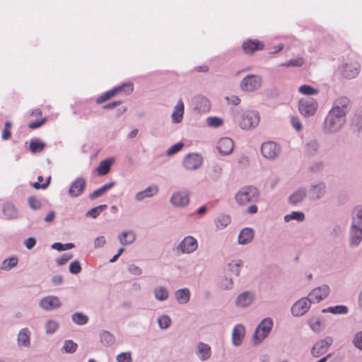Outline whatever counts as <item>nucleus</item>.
<instances>
[{
    "mask_svg": "<svg viewBox=\"0 0 362 362\" xmlns=\"http://www.w3.org/2000/svg\"><path fill=\"white\" fill-rule=\"evenodd\" d=\"M341 105L334 106L327 115L325 121V128L329 132L339 130L345 122L346 112L349 106V100L341 98L338 100Z\"/></svg>",
    "mask_w": 362,
    "mask_h": 362,
    "instance_id": "1",
    "label": "nucleus"
},
{
    "mask_svg": "<svg viewBox=\"0 0 362 362\" xmlns=\"http://www.w3.org/2000/svg\"><path fill=\"white\" fill-rule=\"evenodd\" d=\"M260 117L258 112L248 110L243 113L239 121L242 129L250 130L257 127L259 123Z\"/></svg>",
    "mask_w": 362,
    "mask_h": 362,
    "instance_id": "2",
    "label": "nucleus"
},
{
    "mask_svg": "<svg viewBox=\"0 0 362 362\" xmlns=\"http://www.w3.org/2000/svg\"><path fill=\"white\" fill-rule=\"evenodd\" d=\"M257 189L252 186H247L238 191L235 194V200L240 205H245L257 199Z\"/></svg>",
    "mask_w": 362,
    "mask_h": 362,
    "instance_id": "3",
    "label": "nucleus"
},
{
    "mask_svg": "<svg viewBox=\"0 0 362 362\" xmlns=\"http://www.w3.org/2000/svg\"><path fill=\"white\" fill-rule=\"evenodd\" d=\"M273 326V322L269 318L263 320L257 327L253 337L252 341L255 344H259L269 333Z\"/></svg>",
    "mask_w": 362,
    "mask_h": 362,
    "instance_id": "4",
    "label": "nucleus"
},
{
    "mask_svg": "<svg viewBox=\"0 0 362 362\" xmlns=\"http://www.w3.org/2000/svg\"><path fill=\"white\" fill-rule=\"evenodd\" d=\"M318 107L317 100L313 98H303L299 100L298 110L304 117H310L315 114Z\"/></svg>",
    "mask_w": 362,
    "mask_h": 362,
    "instance_id": "5",
    "label": "nucleus"
},
{
    "mask_svg": "<svg viewBox=\"0 0 362 362\" xmlns=\"http://www.w3.org/2000/svg\"><path fill=\"white\" fill-rule=\"evenodd\" d=\"M262 86V78L258 75H248L240 82V88L244 91L252 92Z\"/></svg>",
    "mask_w": 362,
    "mask_h": 362,
    "instance_id": "6",
    "label": "nucleus"
},
{
    "mask_svg": "<svg viewBox=\"0 0 362 362\" xmlns=\"http://www.w3.org/2000/svg\"><path fill=\"white\" fill-rule=\"evenodd\" d=\"M280 147L274 141L263 143L261 146V153L267 159L275 158L280 153Z\"/></svg>",
    "mask_w": 362,
    "mask_h": 362,
    "instance_id": "7",
    "label": "nucleus"
},
{
    "mask_svg": "<svg viewBox=\"0 0 362 362\" xmlns=\"http://www.w3.org/2000/svg\"><path fill=\"white\" fill-rule=\"evenodd\" d=\"M333 342L332 338L326 337L323 339L317 342L311 350V354L314 357H319L324 354Z\"/></svg>",
    "mask_w": 362,
    "mask_h": 362,
    "instance_id": "8",
    "label": "nucleus"
},
{
    "mask_svg": "<svg viewBox=\"0 0 362 362\" xmlns=\"http://www.w3.org/2000/svg\"><path fill=\"white\" fill-rule=\"evenodd\" d=\"M264 47V42L257 39H248L245 40L242 44V49L246 54H252L257 51L262 50Z\"/></svg>",
    "mask_w": 362,
    "mask_h": 362,
    "instance_id": "9",
    "label": "nucleus"
},
{
    "mask_svg": "<svg viewBox=\"0 0 362 362\" xmlns=\"http://www.w3.org/2000/svg\"><path fill=\"white\" fill-rule=\"evenodd\" d=\"M311 300L308 298H302L298 300L291 308V312L295 316H301L306 313L310 308Z\"/></svg>",
    "mask_w": 362,
    "mask_h": 362,
    "instance_id": "10",
    "label": "nucleus"
},
{
    "mask_svg": "<svg viewBox=\"0 0 362 362\" xmlns=\"http://www.w3.org/2000/svg\"><path fill=\"white\" fill-rule=\"evenodd\" d=\"M329 293V288L327 285H322L314 288L309 293V298L312 303H319L327 297Z\"/></svg>",
    "mask_w": 362,
    "mask_h": 362,
    "instance_id": "11",
    "label": "nucleus"
},
{
    "mask_svg": "<svg viewBox=\"0 0 362 362\" xmlns=\"http://www.w3.org/2000/svg\"><path fill=\"white\" fill-rule=\"evenodd\" d=\"M202 163V158L197 153H190L186 156L183 160V165L187 170L197 169Z\"/></svg>",
    "mask_w": 362,
    "mask_h": 362,
    "instance_id": "12",
    "label": "nucleus"
},
{
    "mask_svg": "<svg viewBox=\"0 0 362 362\" xmlns=\"http://www.w3.org/2000/svg\"><path fill=\"white\" fill-rule=\"evenodd\" d=\"M197 247V241L192 236L185 237L179 245L180 250L184 253H191L196 250Z\"/></svg>",
    "mask_w": 362,
    "mask_h": 362,
    "instance_id": "13",
    "label": "nucleus"
},
{
    "mask_svg": "<svg viewBox=\"0 0 362 362\" xmlns=\"http://www.w3.org/2000/svg\"><path fill=\"white\" fill-rule=\"evenodd\" d=\"M234 144L231 139L221 138L217 144V149L223 155H228L233 150Z\"/></svg>",
    "mask_w": 362,
    "mask_h": 362,
    "instance_id": "14",
    "label": "nucleus"
},
{
    "mask_svg": "<svg viewBox=\"0 0 362 362\" xmlns=\"http://www.w3.org/2000/svg\"><path fill=\"white\" fill-rule=\"evenodd\" d=\"M40 305L42 309L49 310L59 308L61 302L57 297L49 296L41 300Z\"/></svg>",
    "mask_w": 362,
    "mask_h": 362,
    "instance_id": "15",
    "label": "nucleus"
},
{
    "mask_svg": "<svg viewBox=\"0 0 362 362\" xmlns=\"http://www.w3.org/2000/svg\"><path fill=\"white\" fill-rule=\"evenodd\" d=\"M134 90V85L132 83H124L122 86L116 87L105 93L106 98L108 100L116 95L117 94L124 92L126 94H130Z\"/></svg>",
    "mask_w": 362,
    "mask_h": 362,
    "instance_id": "16",
    "label": "nucleus"
},
{
    "mask_svg": "<svg viewBox=\"0 0 362 362\" xmlns=\"http://www.w3.org/2000/svg\"><path fill=\"white\" fill-rule=\"evenodd\" d=\"M85 187L86 180L82 177H78L71 185L69 194L71 197H78L83 192Z\"/></svg>",
    "mask_w": 362,
    "mask_h": 362,
    "instance_id": "17",
    "label": "nucleus"
},
{
    "mask_svg": "<svg viewBox=\"0 0 362 362\" xmlns=\"http://www.w3.org/2000/svg\"><path fill=\"white\" fill-rule=\"evenodd\" d=\"M170 202L176 206H185L189 203V194L187 192H177L174 193Z\"/></svg>",
    "mask_w": 362,
    "mask_h": 362,
    "instance_id": "18",
    "label": "nucleus"
},
{
    "mask_svg": "<svg viewBox=\"0 0 362 362\" xmlns=\"http://www.w3.org/2000/svg\"><path fill=\"white\" fill-rule=\"evenodd\" d=\"M254 295L251 292L245 291L238 296L235 304L238 307H247L252 303Z\"/></svg>",
    "mask_w": 362,
    "mask_h": 362,
    "instance_id": "19",
    "label": "nucleus"
},
{
    "mask_svg": "<svg viewBox=\"0 0 362 362\" xmlns=\"http://www.w3.org/2000/svg\"><path fill=\"white\" fill-rule=\"evenodd\" d=\"M245 336V327L241 325H237L234 327L232 332L233 343L235 346L240 345Z\"/></svg>",
    "mask_w": 362,
    "mask_h": 362,
    "instance_id": "20",
    "label": "nucleus"
},
{
    "mask_svg": "<svg viewBox=\"0 0 362 362\" xmlns=\"http://www.w3.org/2000/svg\"><path fill=\"white\" fill-rule=\"evenodd\" d=\"M158 192V187L156 185L148 187L143 191L139 192L135 195V199L138 201H141L144 198H149L156 195Z\"/></svg>",
    "mask_w": 362,
    "mask_h": 362,
    "instance_id": "21",
    "label": "nucleus"
},
{
    "mask_svg": "<svg viewBox=\"0 0 362 362\" xmlns=\"http://www.w3.org/2000/svg\"><path fill=\"white\" fill-rule=\"evenodd\" d=\"M359 65L357 63L346 64L343 69L342 74L345 78H353L358 74Z\"/></svg>",
    "mask_w": 362,
    "mask_h": 362,
    "instance_id": "22",
    "label": "nucleus"
},
{
    "mask_svg": "<svg viewBox=\"0 0 362 362\" xmlns=\"http://www.w3.org/2000/svg\"><path fill=\"white\" fill-rule=\"evenodd\" d=\"M254 238V231L249 228H243L238 237V243L241 245H245L250 243Z\"/></svg>",
    "mask_w": 362,
    "mask_h": 362,
    "instance_id": "23",
    "label": "nucleus"
},
{
    "mask_svg": "<svg viewBox=\"0 0 362 362\" xmlns=\"http://www.w3.org/2000/svg\"><path fill=\"white\" fill-rule=\"evenodd\" d=\"M184 114V103L182 100H179L174 107L172 119L175 123H179L182 120Z\"/></svg>",
    "mask_w": 362,
    "mask_h": 362,
    "instance_id": "24",
    "label": "nucleus"
},
{
    "mask_svg": "<svg viewBox=\"0 0 362 362\" xmlns=\"http://www.w3.org/2000/svg\"><path fill=\"white\" fill-rule=\"evenodd\" d=\"M350 243L351 245L357 246L362 240V227L351 226Z\"/></svg>",
    "mask_w": 362,
    "mask_h": 362,
    "instance_id": "25",
    "label": "nucleus"
},
{
    "mask_svg": "<svg viewBox=\"0 0 362 362\" xmlns=\"http://www.w3.org/2000/svg\"><path fill=\"white\" fill-rule=\"evenodd\" d=\"M211 348L208 344L200 343L197 348V355L203 361L208 359L211 356Z\"/></svg>",
    "mask_w": 362,
    "mask_h": 362,
    "instance_id": "26",
    "label": "nucleus"
},
{
    "mask_svg": "<svg viewBox=\"0 0 362 362\" xmlns=\"http://www.w3.org/2000/svg\"><path fill=\"white\" fill-rule=\"evenodd\" d=\"M135 238L133 231H124L118 236L120 243L123 245L132 243L135 240Z\"/></svg>",
    "mask_w": 362,
    "mask_h": 362,
    "instance_id": "27",
    "label": "nucleus"
},
{
    "mask_svg": "<svg viewBox=\"0 0 362 362\" xmlns=\"http://www.w3.org/2000/svg\"><path fill=\"white\" fill-rule=\"evenodd\" d=\"M45 147V144L39 139H33L30 141L29 149L33 153L42 151Z\"/></svg>",
    "mask_w": 362,
    "mask_h": 362,
    "instance_id": "28",
    "label": "nucleus"
},
{
    "mask_svg": "<svg viewBox=\"0 0 362 362\" xmlns=\"http://www.w3.org/2000/svg\"><path fill=\"white\" fill-rule=\"evenodd\" d=\"M190 292L188 288L179 289L175 293V298L179 303H187L189 300Z\"/></svg>",
    "mask_w": 362,
    "mask_h": 362,
    "instance_id": "29",
    "label": "nucleus"
},
{
    "mask_svg": "<svg viewBox=\"0 0 362 362\" xmlns=\"http://www.w3.org/2000/svg\"><path fill=\"white\" fill-rule=\"evenodd\" d=\"M112 162L113 160L112 159H106L101 161L96 170L98 174L101 175L107 174L110 171Z\"/></svg>",
    "mask_w": 362,
    "mask_h": 362,
    "instance_id": "30",
    "label": "nucleus"
},
{
    "mask_svg": "<svg viewBox=\"0 0 362 362\" xmlns=\"http://www.w3.org/2000/svg\"><path fill=\"white\" fill-rule=\"evenodd\" d=\"M353 214V226L362 227V206L356 207Z\"/></svg>",
    "mask_w": 362,
    "mask_h": 362,
    "instance_id": "31",
    "label": "nucleus"
},
{
    "mask_svg": "<svg viewBox=\"0 0 362 362\" xmlns=\"http://www.w3.org/2000/svg\"><path fill=\"white\" fill-rule=\"evenodd\" d=\"M18 341L19 345L28 346L30 344V332L28 329H23L18 334Z\"/></svg>",
    "mask_w": 362,
    "mask_h": 362,
    "instance_id": "32",
    "label": "nucleus"
},
{
    "mask_svg": "<svg viewBox=\"0 0 362 362\" xmlns=\"http://www.w3.org/2000/svg\"><path fill=\"white\" fill-rule=\"evenodd\" d=\"M305 197V192L303 190H298L291 194L289 201L292 204H297L300 202Z\"/></svg>",
    "mask_w": 362,
    "mask_h": 362,
    "instance_id": "33",
    "label": "nucleus"
},
{
    "mask_svg": "<svg viewBox=\"0 0 362 362\" xmlns=\"http://www.w3.org/2000/svg\"><path fill=\"white\" fill-rule=\"evenodd\" d=\"M323 313H331L334 314H346L348 312V308L345 305H336L334 307H329L327 309L322 310Z\"/></svg>",
    "mask_w": 362,
    "mask_h": 362,
    "instance_id": "34",
    "label": "nucleus"
},
{
    "mask_svg": "<svg viewBox=\"0 0 362 362\" xmlns=\"http://www.w3.org/2000/svg\"><path fill=\"white\" fill-rule=\"evenodd\" d=\"M72 320L77 325H83L88 322V317L82 313H75L72 317Z\"/></svg>",
    "mask_w": 362,
    "mask_h": 362,
    "instance_id": "35",
    "label": "nucleus"
},
{
    "mask_svg": "<svg viewBox=\"0 0 362 362\" xmlns=\"http://www.w3.org/2000/svg\"><path fill=\"white\" fill-rule=\"evenodd\" d=\"M154 294L156 298L158 300H165L168 298V291L163 287L156 288Z\"/></svg>",
    "mask_w": 362,
    "mask_h": 362,
    "instance_id": "36",
    "label": "nucleus"
},
{
    "mask_svg": "<svg viewBox=\"0 0 362 362\" xmlns=\"http://www.w3.org/2000/svg\"><path fill=\"white\" fill-rule=\"evenodd\" d=\"M305 218V215L302 212L299 211H293L290 214L286 215L284 217V220L286 222H288L291 220L295 219L298 221H302Z\"/></svg>",
    "mask_w": 362,
    "mask_h": 362,
    "instance_id": "37",
    "label": "nucleus"
},
{
    "mask_svg": "<svg viewBox=\"0 0 362 362\" xmlns=\"http://www.w3.org/2000/svg\"><path fill=\"white\" fill-rule=\"evenodd\" d=\"M298 91L303 95H316L318 93V90L313 88L309 85H303L299 87Z\"/></svg>",
    "mask_w": 362,
    "mask_h": 362,
    "instance_id": "38",
    "label": "nucleus"
},
{
    "mask_svg": "<svg viewBox=\"0 0 362 362\" xmlns=\"http://www.w3.org/2000/svg\"><path fill=\"white\" fill-rule=\"evenodd\" d=\"M17 264H18V258L17 257H12L8 258L3 262L2 269L8 270V269H12L15 266H16Z\"/></svg>",
    "mask_w": 362,
    "mask_h": 362,
    "instance_id": "39",
    "label": "nucleus"
},
{
    "mask_svg": "<svg viewBox=\"0 0 362 362\" xmlns=\"http://www.w3.org/2000/svg\"><path fill=\"white\" fill-rule=\"evenodd\" d=\"M78 345L72 340H67L65 341L63 349L66 353H74L76 351Z\"/></svg>",
    "mask_w": 362,
    "mask_h": 362,
    "instance_id": "40",
    "label": "nucleus"
},
{
    "mask_svg": "<svg viewBox=\"0 0 362 362\" xmlns=\"http://www.w3.org/2000/svg\"><path fill=\"white\" fill-rule=\"evenodd\" d=\"M59 327V324L52 320H49L45 325L46 332L48 334L54 333Z\"/></svg>",
    "mask_w": 362,
    "mask_h": 362,
    "instance_id": "41",
    "label": "nucleus"
},
{
    "mask_svg": "<svg viewBox=\"0 0 362 362\" xmlns=\"http://www.w3.org/2000/svg\"><path fill=\"white\" fill-rule=\"evenodd\" d=\"M158 322L162 329L168 328L171 324L170 318L167 315H163L158 318Z\"/></svg>",
    "mask_w": 362,
    "mask_h": 362,
    "instance_id": "42",
    "label": "nucleus"
},
{
    "mask_svg": "<svg viewBox=\"0 0 362 362\" xmlns=\"http://www.w3.org/2000/svg\"><path fill=\"white\" fill-rule=\"evenodd\" d=\"M11 128V122L8 121L6 122L4 124V129L3 130L2 135H1L2 139L7 140L11 137V133L10 131Z\"/></svg>",
    "mask_w": 362,
    "mask_h": 362,
    "instance_id": "43",
    "label": "nucleus"
},
{
    "mask_svg": "<svg viewBox=\"0 0 362 362\" xmlns=\"http://www.w3.org/2000/svg\"><path fill=\"white\" fill-rule=\"evenodd\" d=\"M50 179L51 177H49L47 180V181L42 184H40L42 181H43V177L42 176H38L37 177V182H35L33 184V187L35 188V189H45L46 188L49 184V182H50Z\"/></svg>",
    "mask_w": 362,
    "mask_h": 362,
    "instance_id": "44",
    "label": "nucleus"
},
{
    "mask_svg": "<svg viewBox=\"0 0 362 362\" xmlns=\"http://www.w3.org/2000/svg\"><path fill=\"white\" fill-rule=\"evenodd\" d=\"M183 146H184V144L182 142H179L177 144H174L167 151V155L168 156H173V154L180 151L182 148Z\"/></svg>",
    "mask_w": 362,
    "mask_h": 362,
    "instance_id": "45",
    "label": "nucleus"
},
{
    "mask_svg": "<svg viewBox=\"0 0 362 362\" xmlns=\"http://www.w3.org/2000/svg\"><path fill=\"white\" fill-rule=\"evenodd\" d=\"M353 343L357 349L362 350V331L356 334Z\"/></svg>",
    "mask_w": 362,
    "mask_h": 362,
    "instance_id": "46",
    "label": "nucleus"
},
{
    "mask_svg": "<svg viewBox=\"0 0 362 362\" xmlns=\"http://www.w3.org/2000/svg\"><path fill=\"white\" fill-rule=\"evenodd\" d=\"M309 325L312 329L317 331L321 326L320 320L317 317H313L309 320Z\"/></svg>",
    "mask_w": 362,
    "mask_h": 362,
    "instance_id": "47",
    "label": "nucleus"
},
{
    "mask_svg": "<svg viewBox=\"0 0 362 362\" xmlns=\"http://www.w3.org/2000/svg\"><path fill=\"white\" fill-rule=\"evenodd\" d=\"M118 362H131L132 357L130 352H122L117 356Z\"/></svg>",
    "mask_w": 362,
    "mask_h": 362,
    "instance_id": "48",
    "label": "nucleus"
},
{
    "mask_svg": "<svg viewBox=\"0 0 362 362\" xmlns=\"http://www.w3.org/2000/svg\"><path fill=\"white\" fill-rule=\"evenodd\" d=\"M28 203L31 208L33 209H38L41 207L40 201L35 197H30L28 198Z\"/></svg>",
    "mask_w": 362,
    "mask_h": 362,
    "instance_id": "49",
    "label": "nucleus"
},
{
    "mask_svg": "<svg viewBox=\"0 0 362 362\" xmlns=\"http://www.w3.org/2000/svg\"><path fill=\"white\" fill-rule=\"evenodd\" d=\"M303 59L302 58H298L294 60H291L286 64H282L281 66H300L303 64Z\"/></svg>",
    "mask_w": 362,
    "mask_h": 362,
    "instance_id": "50",
    "label": "nucleus"
},
{
    "mask_svg": "<svg viewBox=\"0 0 362 362\" xmlns=\"http://www.w3.org/2000/svg\"><path fill=\"white\" fill-rule=\"evenodd\" d=\"M207 122L209 126L214 127H218L221 125L222 120L218 117H209L207 119Z\"/></svg>",
    "mask_w": 362,
    "mask_h": 362,
    "instance_id": "51",
    "label": "nucleus"
},
{
    "mask_svg": "<svg viewBox=\"0 0 362 362\" xmlns=\"http://www.w3.org/2000/svg\"><path fill=\"white\" fill-rule=\"evenodd\" d=\"M291 122L293 127L297 131H300L302 129V124L298 117L292 116L291 118Z\"/></svg>",
    "mask_w": 362,
    "mask_h": 362,
    "instance_id": "52",
    "label": "nucleus"
},
{
    "mask_svg": "<svg viewBox=\"0 0 362 362\" xmlns=\"http://www.w3.org/2000/svg\"><path fill=\"white\" fill-rule=\"evenodd\" d=\"M233 281L231 279L224 278L220 282V286L223 289H228L232 287Z\"/></svg>",
    "mask_w": 362,
    "mask_h": 362,
    "instance_id": "53",
    "label": "nucleus"
},
{
    "mask_svg": "<svg viewBox=\"0 0 362 362\" xmlns=\"http://www.w3.org/2000/svg\"><path fill=\"white\" fill-rule=\"evenodd\" d=\"M72 257V255L70 253H65L62 255L59 258L57 259V264L59 265H63L66 264L71 258Z\"/></svg>",
    "mask_w": 362,
    "mask_h": 362,
    "instance_id": "54",
    "label": "nucleus"
},
{
    "mask_svg": "<svg viewBox=\"0 0 362 362\" xmlns=\"http://www.w3.org/2000/svg\"><path fill=\"white\" fill-rule=\"evenodd\" d=\"M104 207H105V205H101V206L95 207L88 211V214L90 216L95 218L97 216H98L100 211H101Z\"/></svg>",
    "mask_w": 362,
    "mask_h": 362,
    "instance_id": "55",
    "label": "nucleus"
},
{
    "mask_svg": "<svg viewBox=\"0 0 362 362\" xmlns=\"http://www.w3.org/2000/svg\"><path fill=\"white\" fill-rule=\"evenodd\" d=\"M45 122V119H42L40 120H36L35 122H31L28 124V127L31 129H34L42 126Z\"/></svg>",
    "mask_w": 362,
    "mask_h": 362,
    "instance_id": "56",
    "label": "nucleus"
},
{
    "mask_svg": "<svg viewBox=\"0 0 362 362\" xmlns=\"http://www.w3.org/2000/svg\"><path fill=\"white\" fill-rule=\"evenodd\" d=\"M307 151L308 153H312L313 151H316L318 148V144L315 141H312L307 144Z\"/></svg>",
    "mask_w": 362,
    "mask_h": 362,
    "instance_id": "57",
    "label": "nucleus"
},
{
    "mask_svg": "<svg viewBox=\"0 0 362 362\" xmlns=\"http://www.w3.org/2000/svg\"><path fill=\"white\" fill-rule=\"evenodd\" d=\"M81 269V265L78 261L73 262L69 265V272H80Z\"/></svg>",
    "mask_w": 362,
    "mask_h": 362,
    "instance_id": "58",
    "label": "nucleus"
},
{
    "mask_svg": "<svg viewBox=\"0 0 362 362\" xmlns=\"http://www.w3.org/2000/svg\"><path fill=\"white\" fill-rule=\"evenodd\" d=\"M35 244L36 240L34 238L30 237L25 240V245L29 250L32 249Z\"/></svg>",
    "mask_w": 362,
    "mask_h": 362,
    "instance_id": "59",
    "label": "nucleus"
},
{
    "mask_svg": "<svg viewBox=\"0 0 362 362\" xmlns=\"http://www.w3.org/2000/svg\"><path fill=\"white\" fill-rule=\"evenodd\" d=\"M106 240L104 236L98 237L95 241L94 245L95 247H103L105 244Z\"/></svg>",
    "mask_w": 362,
    "mask_h": 362,
    "instance_id": "60",
    "label": "nucleus"
},
{
    "mask_svg": "<svg viewBox=\"0 0 362 362\" xmlns=\"http://www.w3.org/2000/svg\"><path fill=\"white\" fill-rule=\"evenodd\" d=\"M104 193H105V192L101 187L100 189H98L94 191L93 193H91L90 194V198L91 199H95V198L101 196Z\"/></svg>",
    "mask_w": 362,
    "mask_h": 362,
    "instance_id": "61",
    "label": "nucleus"
},
{
    "mask_svg": "<svg viewBox=\"0 0 362 362\" xmlns=\"http://www.w3.org/2000/svg\"><path fill=\"white\" fill-rule=\"evenodd\" d=\"M226 100L234 105H237L240 103V99L236 95H231L230 98L227 97Z\"/></svg>",
    "mask_w": 362,
    "mask_h": 362,
    "instance_id": "62",
    "label": "nucleus"
},
{
    "mask_svg": "<svg viewBox=\"0 0 362 362\" xmlns=\"http://www.w3.org/2000/svg\"><path fill=\"white\" fill-rule=\"evenodd\" d=\"M122 103V101L121 100H117V101H115V102H112V103H110L107 105H105L103 108V109H112L114 107H115L116 106L120 105Z\"/></svg>",
    "mask_w": 362,
    "mask_h": 362,
    "instance_id": "63",
    "label": "nucleus"
},
{
    "mask_svg": "<svg viewBox=\"0 0 362 362\" xmlns=\"http://www.w3.org/2000/svg\"><path fill=\"white\" fill-rule=\"evenodd\" d=\"M55 217V213L54 211H49L45 218L46 222H52Z\"/></svg>",
    "mask_w": 362,
    "mask_h": 362,
    "instance_id": "64",
    "label": "nucleus"
}]
</instances>
